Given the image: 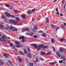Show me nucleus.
Listing matches in <instances>:
<instances>
[{
    "instance_id": "36",
    "label": "nucleus",
    "mask_w": 66,
    "mask_h": 66,
    "mask_svg": "<svg viewBox=\"0 0 66 66\" xmlns=\"http://www.w3.org/2000/svg\"><path fill=\"white\" fill-rule=\"evenodd\" d=\"M42 36H43L44 37L46 36V35L45 34H43Z\"/></svg>"
},
{
    "instance_id": "7",
    "label": "nucleus",
    "mask_w": 66,
    "mask_h": 66,
    "mask_svg": "<svg viewBox=\"0 0 66 66\" xmlns=\"http://www.w3.org/2000/svg\"><path fill=\"white\" fill-rule=\"evenodd\" d=\"M22 30L23 31H29V29L28 27L22 29Z\"/></svg>"
},
{
    "instance_id": "61",
    "label": "nucleus",
    "mask_w": 66,
    "mask_h": 66,
    "mask_svg": "<svg viewBox=\"0 0 66 66\" xmlns=\"http://www.w3.org/2000/svg\"><path fill=\"white\" fill-rule=\"evenodd\" d=\"M21 47V46L20 45H19V47H19V48Z\"/></svg>"
},
{
    "instance_id": "35",
    "label": "nucleus",
    "mask_w": 66,
    "mask_h": 66,
    "mask_svg": "<svg viewBox=\"0 0 66 66\" xmlns=\"http://www.w3.org/2000/svg\"><path fill=\"white\" fill-rule=\"evenodd\" d=\"M5 5L6 6V7H9L10 5H9V4H5Z\"/></svg>"
},
{
    "instance_id": "12",
    "label": "nucleus",
    "mask_w": 66,
    "mask_h": 66,
    "mask_svg": "<svg viewBox=\"0 0 66 66\" xmlns=\"http://www.w3.org/2000/svg\"><path fill=\"white\" fill-rule=\"evenodd\" d=\"M37 10V9H34L31 10V11L32 12H35Z\"/></svg>"
},
{
    "instance_id": "22",
    "label": "nucleus",
    "mask_w": 66,
    "mask_h": 66,
    "mask_svg": "<svg viewBox=\"0 0 66 66\" xmlns=\"http://www.w3.org/2000/svg\"><path fill=\"white\" fill-rule=\"evenodd\" d=\"M19 61L20 62V63H22V59H20L19 60Z\"/></svg>"
},
{
    "instance_id": "19",
    "label": "nucleus",
    "mask_w": 66,
    "mask_h": 66,
    "mask_svg": "<svg viewBox=\"0 0 66 66\" xmlns=\"http://www.w3.org/2000/svg\"><path fill=\"white\" fill-rule=\"evenodd\" d=\"M15 44H18V45H20V42L17 41H15Z\"/></svg>"
},
{
    "instance_id": "48",
    "label": "nucleus",
    "mask_w": 66,
    "mask_h": 66,
    "mask_svg": "<svg viewBox=\"0 0 66 66\" xmlns=\"http://www.w3.org/2000/svg\"><path fill=\"white\" fill-rule=\"evenodd\" d=\"M59 63H63V60H61V61H59Z\"/></svg>"
},
{
    "instance_id": "27",
    "label": "nucleus",
    "mask_w": 66,
    "mask_h": 66,
    "mask_svg": "<svg viewBox=\"0 0 66 66\" xmlns=\"http://www.w3.org/2000/svg\"><path fill=\"white\" fill-rule=\"evenodd\" d=\"M64 39H65L64 38L60 39V41L61 42H62L63 40H64Z\"/></svg>"
},
{
    "instance_id": "11",
    "label": "nucleus",
    "mask_w": 66,
    "mask_h": 66,
    "mask_svg": "<svg viewBox=\"0 0 66 66\" xmlns=\"http://www.w3.org/2000/svg\"><path fill=\"white\" fill-rule=\"evenodd\" d=\"M3 55L4 56H6V58H7V57H9V56L7 55V53H6L4 54H3Z\"/></svg>"
},
{
    "instance_id": "44",
    "label": "nucleus",
    "mask_w": 66,
    "mask_h": 66,
    "mask_svg": "<svg viewBox=\"0 0 66 66\" xmlns=\"http://www.w3.org/2000/svg\"><path fill=\"white\" fill-rule=\"evenodd\" d=\"M46 22L48 23L49 22V20L48 19H47L46 21Z\"/></svg>"
},
{
    "instance_id": "20",
    "label": "nucleus",
    "mask_w": 66,
    "mask_h": 66,
    "mask_svg": "<svg viewBox=\"0 0 66 66\" xmlns=\"http://www.w3.org/2000/svg\"><path fill=\"white\" fill-rule=\"evenodd\" d=\"M29 65L30 66H33L34 65V64L32 62L30 63H29Z\"/></svg>"
},
{
    "instance_id": "33",
    "label": "nucleus",
    "mask_w": 66,
    "mask_h": 66,
    "mask_svg": "<svg viewBox=\"0 0 66 66\" xmlns=\"http://www.w3.org/2000/svg\"><path fill=\"white\" fill-rule=\"evenodd\" d=\"M11 18H15V16L13 15H12L11 16Z\"/></svg>"
},
{
    "instance_id": "45",
    "label": "nucleus",
    "mask_w": 66,
    "mask_h": 66,
    "mask_svg": "<svg viewBox=\"0 0 66 66\" xmlns=\"http://www.w3.org/2000/svg\"><path fill=\"white\" fill-rule=\"evenodd\" d=\"M59 27H56V31H57L58 30V29H59Z\"/></svg>"
},
{
    "instance_id": "30",
    "label": "nucleus",
    "mask_w": 66,
    "mask_h": 66,
    "mask_svg": "<svg viewBox=\"0 0 66 66\" xmlns=\"http://www.w3.org/2000/svg\"><path fill=\"white\" fill-rule=\"evenodd\" d=\"M49 64L50 65H54V63L53 62H50Z\"/></svg>"
},
{
    "instance_id": "49",
    "label": "nucleus",
    "mask_w": 66,
    "mask_h": 66,
    "mask_svg": "<svg viewBox=\"0 0 66 66\" xmlns=\"http://www.w3.org/2000/svg\"><path fill=\"white\" fill-rule=\"evenodd\" d=\"M33 37H34V38H36L37 37V35H34Z\"/></svg>"
},
{
    "instance_id": "25",
    "label": "nucleus",
    "mask_w": 66,
    "mask_h": 66,
    "mask_svg": "<svg viewBox=\"0 0 66 66\" xmlns=\"http://www.w3.org/2000/svg\"><path fill=\"white\" fill-rule=\"evenodd\" d=\"M19 53H20V54H21V55H23V52H21V51H19Z\"/></svg>"
},
{
    "instance_id": "55",
    "label": "nucleus",
    "mask_w": 66,
    "mask_h": 66,
    "mask_svg": "<svg viewBox=\"0 0 66 66\" xmlns=\"http://www.w3.org/2000/svg\"><path fill=\"white\" fill-rule=\"evenodd\" d=\"M2 55H3L4 54V52H2Z\"/></svg>"
},
{
    "instance_id": "34",
    "label": "nucleus",
    "mask_w": 66,
    "mask_h": 66,
    "mask_svg": "<svg viewBox=\"0 0 66 66\" xmlns=\"http://www.w3.org/2000/svg\"><path fill=\"white\" fill-rule=\"evenodd\" d=\"M47 48H48V46H45L44 47L43 49H47Z\"/></svg>"
},
{
    "instance_id": "10",
    "label": "nucleus",
    "mask_w": 66,
    "mask_h": 66,
    "mask_svg": "<svg viewBox=\"0 0 66 66\" xmlns=\"http://www.w3.org/2000/svg\"><path fill=\"white\" fill-rule=\"evenodd\" d=\"M51 27H52V29H54V28H55L56 26L54 25L53 24H52L51 25Z\"/></svg>"
},
{
    "instance_id": "15",
    "label": "nucleus",
    "mask_w": 66,
    "mask_h": 66,
    "mask_svg": "<svg viewBox=\"0 0 66 66\" xmlns=\"http://www.w3.org/2000/svg\"><path fill=\"white\" fill-rule=\"evenodd\" d=\"M57 55L59 56V57H61V56L60 55V52H57L56 53Z\"/></svg>"
},
{
    "instance_id": "64",
    "label": "nucleus",
    "mask_w": 66,
    "mask_h": 66,
    "mask_svg": "<svg viewBox=\"0 0 66 66\" xmlns=\"http://www.w3.org/2000/svg\"><path fill=\"white\" fill-rule=\"evenodd\" d=\"M64 26H66V23H64Z\"/></svg>"
},
{
    "instance_id": "16",
    "label": "nucleus",
    "mask_w": 66,
    "mask_h": 66,
    "mask_svg": "<svg viewBox=\"0 0 66 66\" xmlns=\"http://www.w3.org/2000/svg\"><path fill=\"white\" fill-rule=\"evenodd\" d=\"M34 30H37V27L36 26H34Z\"/></svg>"
},
{
    "instance_id": "47",
    "label": "nucleus",
    "mask_w": 66,
    "mask_h": 66,
    "mask_svg": "<svg viewBox=\"0 0 66 66\" xmlns=\"http://www.w3.org/2000/svg\"><path fill=\"white\" fill-rule=\"evenodd\" d=\"M64 2H65V0H63L62 1V4H64Z\"/></svg>"
},
{
    "instance_id": "50",
    "label": "nucleus",
    "mask_w": 66,
    "mask_h": 66,
    "mask_svg": "<svg viewBox=\"0 0 66 66\" xmlns=\"http://www.w3.org/2000/svg\"><path fill=\"white\" fill-rule=\"evenodd\" d=\"M35 20V19H34V18H33L32 20L31 21H34Z\"/></svg>"
},
{
    "instance_id": "56",
    "label": "nucleus",
    "mask_w": 66,
    "mask_h": 66,
    "mask_svg": "<svg viewBox=\"0 0 66 66\" xmlns=\"http://www.w3.org/2000/svg\"><path fill=\"white\" fill-rule=\"evenodd\" d=\"M56 14H57V15H59V12H57V13H56Z\"/></svg>"
},
{
    "instance_id": "38",
    "label": "nucleus",
    "mask_w": 66,
    "mask_h": 66,
    "mask_svg": "<svg viewBox=\"0 0 66 66\" xmlns=\"http://www.w3.org/2000/svg\"><path fill=\"white\" fill-rule=\"evenodd\" d=\"M53 49L54 50V52H55V48H54V47L53 46L52 47Z\"/></svg>"
},
{
    "instance_id": "42",
    "label": "nucleus",
    "mask_w": 66,
    "mask_h": 66,
    "mask_svg": "<svg viewBox=\"0 0 66 66\" xmlns=\"http://www.w3.org/2000/svg\"><path fill=\"white\" fill-rule=\"evenodd\" d=\"M9 63H10V65H12V62L11 61H9Z\"/></svg>"
},
{
    "instance_id": "18",
    "label": "nucleus",
    "mask_w": 66,
    "mask_h": 66,
    "mask_svg": "<svg viewBox=\"0 0 66 66\" xmlns=\"http://www.w3.org/2000/svg\"><path fill=\"white\" fill-rule=\"evenodd\" d=\"M22 17L23 19H26V16L24 14H23L22 15Z\"/></svg>"
},
{
    "instance_id": "59",
    "label": "nucleus",
    "mask_w": 66,
    "mask_h": 66,
    "mask_svg": "<svg viewBox=\"0 0 66 66\" xmlns=\"http://www.w3.org/2000/svg\"><path fill=\"white\" fill-rule=\"evenodd\" d=\"M56 12H57L58 11V8H56Z\"/></svg>"
},
{
    "instance_id": "60",
    "label": "nucleus",
    "mask_w": 66,
    "mask_h": 66,
    "mask_svg": "<svg viewBox=\"0 0 66 66\" xmlns=\"http://www.w3.org/2000/svg\"><path fill=\"white\" fill-rule=\"evenodd\" d=\"M62 28H65V27H64V25H62Z\"/></svg>"
},
{
    "instance_id": "3",
    "label": "nucleus",
    "mask_w": 66,
    "mask_h": 66,
    "mask_svg": "<svg viewBox=\"0 0 66 66\" xmlns=\"http://www.w3.org/2000/svg\"><path fill=\"white\" fill-rule=\"evenodd\" d=\"M9 22H11L14 24H17L18 23L17 21L14 20L13 19L10 20H9Z\"/></svg>"
},
{
    "instance_id": "17",
    "label": "nucleus",
    "mask_w": 66,
    "mask_h": 66,
    "mask_svg": "<svg viewBox=\"0 0 66 66\" xmlns=\"http://www.w3.org/2000/svg\"><path fill=\"white\" fill-rule=\"evenodd\" d=\"M41 55H45L46 54V53H45V52H42L41 53Z\"/></svg>"
},
{
    "instance_id": "6",
    "label": "nucleus",
    "mask_w": 66,
    "mask_h": 66,
    "mask_svg": "<svg viewBox=\"0 0 66 66\" xmlns=\"http://www.w3.org/2000/svg\"><path fill=\"white\" fill-rule=\"evenodd\" d=\"M2 18L3 19H4L5 20H6V21L7 20V18H6V16H5L2 15Z\"/></svg>"
},
{
    "instance_id": "53",
    "label": "nucleus",
    "mask_w": 66,
    "mask_h": 66,
    "mask_svg": "<svg viewBox=\"0 0 66 66\" xmlns=\"http://www.w3.org/2000/svg\"><path fill=\"white\" fill-rule=\"evenodd\" d=\"M36 62H38V59H36Z\"/></svg>"
},
{
    "instance_id": "46",
    "label": "nucleus",
    "mask_w": 66,
    "mask_h": 66,
    "mask_svg": "<svg viewBox=\"0 0 66 66\" xmlns=\"http://www.w3.org/2000/svg\"><path fill=\"white\" fill-rule=\"evenodd\" d=\"M21 37L22 38V39H24V37L22 36H21Z\"/></svg>"
},
{
    "instance_id": "4",
    "label": "nucleus",
    "mask_w": 66,
    "mask_h": 66,
    "mask_svg": "<svg viewBox=\"0 0 66 66\" xmlns=\"http://www.w3.org/2000/svg\"><path fill=\"white\" fill-rule=\"evenodd\" d=\"M4 14H5V15L7 16V17H10L11 16V14L7 12H4Z\"/></svg>"
},
{
    "instance_id": "2",
    "label": "nucleus",
    "mask_w": 66,
    "mask_h": 66,
    "mask_svg": "<svg viewBox=\"0 0 66 66\" xmlns=\"http://www.w3.org/2000/svg\"><path fill=\"white\" fill-rule=\"evenodd\" d=\"M10 30H11L13 31H15V32L17 31V29L15 28L13 26H11L10 27Z\"/></svg>"
},
{
    "instance_id": "58",
    "label": "nucleus",
    "mask_w": 66,
    "mask_h": 66,
    "mask_svg": "<svg viewBox=\"0 0 66 66\" xmlns=\"http://www.w3.org/2000/svg\"><path fill=\"white\" fill-rule=\"evenodd\" d=\"M16 47H18L19 46V45L17 44L16 45Z\"/></svg>"
},
{
    "instance_id": "57",
    "label": "nucleus",
    "mask_w": 66,
    "mask_h": 66,
    "mask_svg": "<svg viewBox=\"0 0 66 66\" xmlns=\"http://www.w3.org/2000/svg\"><path fill=\"white\" fill-rule=\"evenodd\" d=\"M32 31H33V32H36V31L34 29H32Z\"/></svg>"
},
{
    "instance_id": "62",
    "label": "nucleus",
    "mask_w": 66,
    "mask_h": 66,
    "mask_svg": "<svg viewBox=\"0 0 66 66\" xmlns=\"http://www.w3.org/2000/svg\"><path fill=\"white\" fill-rule=\"evenodd\" d=\"M54 64H55L56 63V62H54Z\"/></svg>"
},
{
    "instance_id": "37",
    "label": "nucleus",
    "mask_w": 66,
    "mask_h": 66,
    "mask_svg": "<svg viewBox=\"0 0 66 66\" xmlns=\"http://www.w3.org/2000/svg\"><path fill=\"white\" fill-rule=\"evenodd\" d=\"M51 54V51H50L49 52L47 53V54Z\"/></svg>"
},
{
    "instance_id": "41",
    "label": "nucleus",
    "mask_w": 66,
    "mask_h": 66,
    "mask_svg": "<svg viewBox=\"0 0 66 66\" xmlns=\"http://www.w3.org/2000/svg\"><path fill=\"white\" fill-rule=\"evenodd\" d=\"M61 57V59H64V57H65V56H64V55H62Z\"/></svg>"
},
{
    "instance_id": "51",
    "label": "nucleus",
    "mask_w": 66,
    "mask_h": 66,
    "mask_svg": "<svg viewBox=\"0 0 66 66\" xmlns=\"http://www.w3.org/2000/svg\"><path fill=\"white\" fill-rule=\"evenodd\" d=\"M14 11L15 13H17V11L16 10H14Z\"/></svg>"
},
{
    "instance_id": "40",
    "label": "nucleus",
    "mask_w": 66,
    "mask_h": 66,
    "mask_svg": "<svg viewBox=\"0 0 66 66\" xmlns=\"http://www.w3.org/2000/svg\"><path fill=\"white\" fill-rule=\"evenodd\" d=\"M20 59V57L19 56H18L16 58V59L17 60H19Z\"/></svg>"
},
{
    "instance_id": "43",
    "label": "nucleus",
    "mask_w": 66,
    "mask_h": 66,
    "mask_svg": "<svg viewBox=\"0 0 66 66\" xmlns=\"http://www.w3.org/2000/svg\"><path fill=\"white\" fill-rule=\"evenodd\" d=\"M63 61H64V62H65V61H66V58H63Z\"/></svg>"
},
{
    "instance_id": "32",
    "label": "nucleus",
    "mask_w": 66,
    "mask_h": 66,
    "mask_svg": "<svg viewBox=\"0 0 66 66\" xmlns=\"http://www.w3.org/2000/svg\"><path fill=\"white\" fill-rule=\"evenodd\" d=\"M2 42L3 43H4V42H6V40L3 39L2 40Z\"/></svg>"
},
{
    "instance_id": "31",
    "label": "nucleus",
    "mask_w": 66,
    "mask_h": 66,
    "mask_svg": "<svg viewBox=\"0 0 66 66\" xmlns=\"http://www.w3.org/2000/svg\"><path fill=\"white\" fill-rule=\"evenodd\" d=\"M0 28H4V26H3V25H0Z\"/></svg>"
},
{
    "instance_id": "1",
    "label": "nucleus",
    "mask_w": 66,
    "mask_h": 66,
    "mask_svg": "<svg viewBox=\"0 0 66 66\" xmlns=\"http://www.w3.org/2000/svg\"><path fill=\"white\" fill-rule=\"evenodd\" d=\"M30 45L31 46H33L34 47L36 48L38 50H39L42 49V48L44 47V44L40 45L39 46H38L37 47V45L35 44H31Z\"/></svg>"
},
{
    "instance_id": "24",
    "label": "nucleus",
    "mask_w": 66,
    "mask_h": 66,
    "mask_svg": "<svg viewBox=\"0 0 66 66\" xmlns=\"http://www.w3.org/2000/svg\"><path fill=\"white\" fill-rule=\"evenodd\" d=\"M0 63L2 65H3V64H4V62L0 60Z\"/></svg>"
},
{
    "instance_id": "26",
    "label": "nucleus",
    "mask_w": 66,
    "mask_h": 66,
    "mask_svg": "<svg viewBox=\"0 0 66 66\" xmlns=\"http://www.w3.org/2000/svg\"><path fill=\"white\" fill-rule=\"evenodd\" d=\"M15 19L16 20H17V21H18L19 20V18H18L17 17H16L15 18Z\"/></svg>"
},
{
    "instance_id": "21",
    "label": "nucleus",
    "mask_w": 66,
    "mask_h": 66,
    "mask_svg": "<svg viewBox=\"0 0 66 66\" xmlns=\"http://www.w3.org/2000/svg\"><path fill=\"white\" fill-rule=\"evenodd\" d=\"M28 57H29V58H31V57H32V56H31V54H29L28 55Z\"/></svg>"
},
{
    "instance_id": "39",
    "label": "nucleus",
    "mask_w": 66,
    "mask_h": 66,
    "mask_svg": "<svg viewBox=\"0 0 66 66\" xmlns=\"http://www.w3.org/2000/svg\"><path fill=\"white\" fill-rule=\"evenodd\" d=\"M22 42H23V43H25V40L24 39H22Z\"/></svg>"
},
{
    "instance_id": "8",
    "label": "nucleus",
    "mask_w": 66,
    "mask_h": 66,
    "mask_svg": "<svg viewBox=\"0 0 66 66\" xmlns=\"http://www.w3.org/2000/svg\"><path fill=\"white\" fill-rule=\"evenodd\" d=\"M11 48L12 49H13V50H17V49L16 48V47H15V46L14 45H13L12 46Z\"/></svg>"
},
{
    "instance_id": "5",
    "label": "nucleus",
    "mask_w": 66,
    "mask_h": 66,
    "mask_svg": "<svg viewBox=\"0 0 66 66\" xmlns=\"http://www.w3.org/2000/svg\"><path fill=\"white\" fill-rule=\"evenodd\" d=\"M27 14L28 15H31L32 14V12L31 11V10H29L27 11Z\"/></svg>"
},
{
    "instance_id": "13",
    "label": "nucleus",
    "mask_w": 66,
    "mask_h": 66,
    "mask_svg": "<svg viewBox=\"0 0 66 66\" xmlns=\"http://www.w3.org/2000/svg\"><path fill=\"white\" fill-rule=\"evenodd\" d=\"M34 35V33H33L32 32H30L29 34V35L31 36H32L33 35Z\"/></svg>"
},
{
    "instance_id": "29",
    "label": "nucleus",
    "mask_w": 66,
    "mask_h": 66,
    "mask_svg": "<svg viewBox=\"0 0 66 66\" xmlns=\"http://www.w3.org/2000/svg\"><path fill=\"white\" fill-rule=\"evenodd\" d=\"M51 42L52 43H53L54 42V40L53 39H51Z\"/></svg>"
},
{
    "instance_id": "14",
    "label": "nucleus",
    "mask_w": 66,
    "mask_h": 66,
    "mask_svg": "<svg viewBox=\"0 0 66 66\" xmlns=\"http://www.w3.org/2000/svg\"><path fill=\"white\" fill-rule=\"evenodd\" d=\"M59 51L61 52H62L63 51H64V49L62 48H60L59 49Z\"/></svg>"
},
{
    "instance_id": "9",
    "label": "nucleus",
    "mask_w": 66,
    "mask_h": 66,
    "mask_svg": "<svg viewBox=\"0 0 66 66\" xmlns=\"http://www.w3.org/2000/svg\"><path fill=\"white\" fill-rule=\"evenodd\" d=\"M9 8L10 10H12L13 8V6L12 5H9Z\"/></svg>"
},
{
    "instance_id": "54",
    "label": "nucleus",
    "mask_w": 66,
    "mask_h": 66,
    "mask_svg": "<svg viewBox=\"0 0 66 66\" xmlns=\"http://www.w3.org/2000/svg\"><path fill=\"white\" fill-rule=\"evenodd\" d=\"M10 45L11 46V47H12L13 46V44H12V43H11L10 44Z\"/></svg>"
},
{
    "instance_id": "23",
    "label": "nucleus",
    "mask_w": 66,
    "mask_h": 66,
    "mask_svg": "<svg viewBox=\"0 0 66 66\" xmlns=\"http://www.w3.org/2000/svg\"><path fill=\"white\" fill-rule=\"evenodd\" d=\"M5 35H3L2 36V39H5Z\"/></svg>"
},
{
    "instance_id": "52",
    "label": "nucleus",
    "mask_w": 66,
    "mask_h": 66,
    "mask_svg": "<svg viewBox=\"0 0 66 66\" xmlns=\"http://www.w3.org/2000/svg\"><path fill=\"white\" fill-rule=\"evenodd\" d=\"M28 50L29 52H30V48H29V47H28Z\"/></svg>"
},
{
    "instance_id": "28",
    "label": "nucleus",
    "mask_w": 66,
    "mask_h": 66,
    "mask_svg": "<svg viewBox=\"0 0 66 66\" xmlns=\"http://www.w3.org/2000/svg\"><path fill=\"white\" fill-rule=\"evenodd\" d=\"M24 53L25 54H28V52L26 50H24Z\"/></svg>"
},
{
    "instance_id": "63",
    "label": "nucleus",
    "mask_w": 66,
    "mask_h": 66,
    "mask_svg": "<svg viewBox=\"0 0 66 66\" xmlns=\"http://www.w3.org/2000/svg\"><path fill=\"white\" fill-rule=\"evenodd\" d=\"M60 15L61 16H63V15L62 14H60Z\"/></svg>"
}]
</instances>
